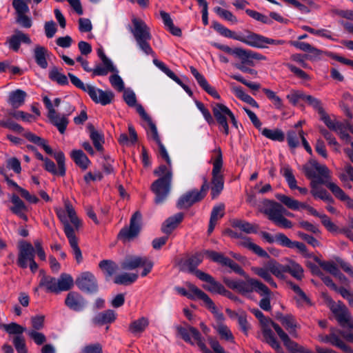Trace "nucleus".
<instances>
[{"mask_svg":"<svg viewBox=\"0 0 353 353\" xmlns=\"http://www.w3.org/2000/svg\"><path fill=\"white\" fill-rule=\"evenodd\" d=\"M87 88L88 95L96 103L106 105L110 104L114 99V94L110 90L104 91L93 85Z\"/></svg>","mask_w":353,"mask_h":353,"instance_id":"obj_24","label":"nucleus"},{"mask_svg":"<svg viewBox=\"0 0 353 353\" xmlns=\"http://www.w3.org/2000/svg\"><path fill=\"white\" fill-rule=\"evenodd\" d=\"M154 174L159 176L151 185V190L155 194L154 203L157 205L163 203L168 198L172 186V169L160 165L154 170Z\"/></svg>","mask_w":353,"mask_h":353,"instance_id":"obj_1","label":"nucleus"},{"mask_svg":"<svg viewBox=\"0 0 353 353\" xmlns=\"http://www.w3.org/2000/svg\"><path fill=\"white\" fill-rule=\"evenodd\" d=\"M141 214L137 211L130 218V225L123 228L119 234L118 238L123 241H130L136 238L141 231Z\"/></svg>","mask_w":353,"mask_h":353,"instance_id":"obj_14","label":"nucleus"},{"mask_svg":"<svg viewBox=\"0 0 353 353\" xmlns=\"http://www.w3.org/2000/svg\"><path fill=\"white\" fill-rule=\"evenodd\" d=\"M117 318L115 312L112 310H107L97 314L92 319L95 325H103L113 323Z\"/></svg>","mask_w":353,"mask_h":353,"instance_id":"obj_32","label":"nucleus"},{"mask_svg":"<svg viewBox=\"0 0 353 353\" xmlns=\"http://www.w3.org/2000/svg\"><path fill=\"white\" fill-rule=\"evenodd\" d=\"M205 253L214 262L220 263L223 266L229 267L235 273L245 276V273L242 268L230 258L225 256L223 254L208 250H206Z\"/></svg>","mask_w":353,"mask_h":353,"instance_id":"obj_19","label":"nucleus"},{"mask_svg":"<svg viewBox=\"0 0 353 353\" xmlns=\"http://www.w3.org/2000/svg\"><path fill=\"white\" fill-rule=\"evenodd\" d=\"M49 78L52 81H56L57 83L61 85L68 84L67 77L64 74L60 72L58 68L56 67H54L50 70Z\"/></svg>","mask_w":353,"mask_h":353,"instance_id":"obj_52","label":"nucleus"},{"mask_svg":"<svg viewBox=\"0 0 353 353\" xmlns=\"http://www.w3.org/2000/svg\"><path fill=\"white\" fill-rule=\"evenodd\" d=\"M246 14L252 17V19L261 21L265 24H271L272 23V20L268 16L264 15L259 12H256L253 10L247 9L245 10Z\"/></svg>","mask_w":353,"mask_h":353,"instance_id":"obj_63","label":"nucleus"},{"mask_svg":"<svg viewBox=\"0 0 353 353\" xmlns=\"http://www.w3.org/2000/svg\"><path fill=\"white\" fill-rule=\"evenodd\" d=\"M160 15L165 26L168 28V30L170 32L171 34L177 37L181 36V30L174 25L172 19H171L170 15L168 12L165 11H161Z\"/></svg>","mask_w":353,"mask_h":353,"instance_id":"obj_44","label":"nucleus"},{"mask_svg":"<svg viewBox=\"0 0 353 353\" xmlns=\"http://www.w3.org/2000/svg\"><path fill=\"white\" fill-rule=\"evenodd\" d=\"M187 286L188 287L189 291H187L185 288L181 287H176L175 290L176 292L183 295L184 296L188 297L190 299H199L202 300L205 306L215 315L219 316V318H223V314L219 313L217 310L216 305H214L212 300L209 297V296L200 290L199 288L195 286L192 283H188Z\"/></svg>","mask_w":353,"mask_h":353,"instance_id":"obj_10","label":"nucleus"},{"mask_svg":"<svg viewBox=\"0 0 353 353\" xmlns=\"http://www.w3.org/2000/svg\"><path fill=\"white\" fill-rule=\"evenodd\" d=\"M305 101L316 110L321 116L325 112L322 107L321 101L319 99L311 95H306Z\"/></svg>","mask_w":353,"mask_h":353,"instance_id":"obj_64","label":"nucleus"},{"mask_svg":"<svg viewBox=\"0 0 353 353\" xmlns=\"http://www.w3.org/2000/svg\"><path fill=\"white\" fill-rule=\"evenodd\" d=\"M232 91L236 97L243 101L248 103L253 108H259L257 102L249 94H246L240 86H234Z\"/></svg>","mask_w":353,"mask_h":353,"instance_id":"obj_45","label":"nucleus"},{"mask_svg":"<svg viewBox=\"0 0 353 353\" xmlns=\"http://www.w3.org/2000/svg\"><path fill=\"white\" fill-rule=\"evenodd\" d=\"M64 303L70 310L79 312L84 310L88 302L80 293L71 291L67 294Z\"/></svg>","mask_w":353,"mask_h":353,"instance_id":"obj_23","label":"nucleus"},{"mask_svg":"<svg viewBox=\"0 0 353 353\" xmlns=\"http://www.w3.org/2000/svg\"><path fill=\"white\" fill-rule=\"evenodd\" d=\"M65 210L61 208L57 209L56 214L61 222L63 224V230L65 235H67V232H71V233L74 232L73 228L68 222V217L77 229H78L80 225V221L77 216L76 212L70 202L67 201L65 203Z\"/></svg>","mask_w":353,"mask_h":353,"instance_id":"obj_13","label":"nucleus"},{"mask_svg":"<svg viewBox=\"0 0 353 353\" xmlns=\"http://www.w3.org/2000/svg\"><path fill=\"white\" fill-rule=\"evenodd\" d=\"M87 128L95 149L99 152H102L103 150V144L104 143L103 134L97 130L92 124H89Z\"/></svg>","mask_w":353,"mask_h":353,"instance_id":"obj_38","label":"nucleus"},{"mask_svg":"<svg viewBox=\"0 0 353 353\" xmlns=\"http://www.w3.org/2000/svg\"><path fill=\"white\" fill-rule=\"evenodd\" d=\"M70 157L75 164L83 170H85L91 163L90 161L81 150H73L70 152Z\"/></svg>","mask_w":353,"mask_h":353,"instance_id":"obj_37","label":"nucleus"},{"mask_svg":"<svg viewBox=\"0 0 353 353\" xmlns=\"http://www.w3.org/2000/svg\"><path fill=\"white\" fill-rule=\"evenodd\" d=\"M203 184L200 190H193L182 195L178 200L176 206L179 209H186L194 203L200 201L206 195L209 190V184L205 176H203Z\"/></svg>","mask_w":353,"mask_h":353,"instance_id":"obj_11","label":"nucleus"},{"mask_svg":"<svg viewBox=\"0 0 353 353\" xmlns=\"http://www.w3.org/2000/svg\"><path fill=\"white\" fill-rule=\"evenodd\" d=\"M212 27L216 32H218L222 36L236 40V37H238L239 34L232 32L226 27L223 26L220 23L217 21H213Z\"/></svg>","mask_w":353,"mask_h":353,"instance_id":"obj_54","label":"nucleus"},{"mask_svg":"<svg viewBox=\"0 0 353 353\" xmlns=\"http://www.w3.org/2000/svg\"><path fill=\"white\" fill-rule=\"evenodd\" d=\"M149 325V321L146 317H141L133 321L129 325V331L133 334L142 333Z\"/></svg>","mask_w":353,"mask_h":353,"instance_id":"obj_43","label":"nucleus"},{"mask_svg":"<svg viewBox=\"0 0 353 353\" xmlns=\"http://www.w3.org/2000/svg\"><path fill=\"white\" fill-rule=\"evenodd\" d=\"M132 22L134 27L131 28V32L139 49L146 55L155 57L156 54L149 43V41L152 38L149 27L143 20L137 18H133Z\"/></svg>","mask_w":353,"mask_h":353,"instance_id":"obj_5","label":"nucleus"},{"mask_svg":"<svg viewBox=\"0 0 353 353\" xmlns=\"http://www.w3.org/2000/svg\"><path fill=\"white\" fill-rule=\"evenodd\" d=\"M327 188L336 198L341 201H345L347 208L353 209V199L347 195L345 192L336 183H328Z\"/></svg>","mask_w":353,"mask_h":353,"instance_id":"obj_34","label":"nucleus"},{"mask_svg":"<svg viewBox=\"0 0 353 353\" xmlns=\"http://www.w3.org/2000/svg\"><path fill=\"white\" fill-rule=\"evenodd\" d=\"M239 292L242 294L256 292L259 294H265L269 293V288L261 282L248 278L246 281L241 280L239 285Z\"/></svg>","mask_w":353,"mask_h":353,"instance_id":"obj_21","label":"nucleus"},{"mask_svg":"<svg viewBox=\"0 0 353 353\" xmlns=\"http://www.w3.org/2000/svg\"><path fill=\"white\" fill-rule=\"evenodd\" d=\"M77 288L82 292L94 293L98 290L97 281L94 275L90 272L81 273L75 281Z\"/></svg>","mask_w":353,"mask_h":353,"instance_id":"obj_18","label":"nucleus"},{"mask_svg":"<svg viewBox=\"0 0 353 353\" xmlns=\"http://www.w3.org/2000/svg\"><path fill=\"white\" fill-rule=\"evenodd\" d=\"M47 52V49L41 46H37L34 50L35 61L39 66L43 69L48 67V61L46 60Z\"/></svg>","mask_w":353,"mask_h":353,"instance_id":"obj_42","label":"nucleus"},{"mask_svg":"<svg viewBox=\"0 0 353 353\" xmlns=\"http://www.w3.org/2000/svg\"><path fill=\"white\" fill-rule=\"evenodd\" d=\"M259 210L276 225L287 228V219L285 218L286 210L281 204L269 199H264L259 205Z\"/></svg>","mask_w":353,"mask_h":353,"instance_id":"obj_7","label":"nucleus"},{"mask_svg":"<svg viewBox=\"0 0 353 353\" xmlns=\"http://www.w3.org/2000/svg\"><path fill=\"white\" fill-rule=\"evenodd\" d=\"M148 257L138 255H128L121 263V267L123 270H132L143 266Z\"/></svg>","mask_w":353,"mask_h":353,"instance_id":"obj_31","label":"nucleus"},{"mask_svg":"<svg viewBox=\"0 0 353 353\" xmlns=\"http://www.w3.org/2000/svg\"><path fill=\"white\" fill-rule=\"evenodd\" d=\"M325 57H328L334 60H336L343 64L350 65L353 68V60L346 59L343 57L339 56L332 52L324 51L318 49L314 46H311V49L305 55V59L311 61H319L323 59Z\"/></svg>","mask_w":353,"mask_h":353,"instance_id":"obj_17","label":"nucleus"},{"mask_svg":"<svg viewBox=\"0 0 353 353\" xmlns=\"http://www.w3.org/2000/svg\"><path fill=\"white\" fill-rule=\"evenodd\" d=\"M41 279L39 287L44 288L48 292L59 294L61 292L70 290L74 285V280L69 274L62 273L57 279L50 275H46L45 272L40 270Z\"/></svg>","mask_w":353,"mask_h":353,"instance_id":"obj_4","label":"nucleus"},{"mask_svg":"<svg viewBox=\"0 0 353 353\" xmlns=\"http://www.w3.org/2000/svg\"><path fill=\"white\" fill-rule=\"evenodd\" d=\"M262 134L273 141H283L285 139L284 134L279 130H270L264 128L262 130Z\"/></svg>","mask_w":353,"mask_h":353,"instance_id":"obj_58","label":"nucleus"},{"mask_svg":"<svg viewBox=\"0 0 353 353\" xmlns=\"http://www.w3.org/2000/svg\"><path fill=\"white\" fill-rule=\"evenodd\" d=\"M236 59H239L243 63H247L248 65L254 66V60H265V57L252 50L239 48Z\"/></svg>","mask_w":353,"mask_h":353,"instance_id":"obj_29","label":"nucleus"},{"mask_svg":"<svg viewBox=\"0 0 353 353\" xmlns=\"http://www.w3.org/2000/svg\"><path fill=\"white\" fill-rule=\"evenodd\" d=\"M18 265L26 268L28 263L34 259L35 250L30 243L21 241L19 246Z\"/></svg>","mask_w":353,"mask_h":353,"instance_id":"obj_22","label":"nucleus"},{"mask_svg":"<svg viewBox=\"0 0 353 353\" xmlns=\"http://www.w3.org/2000/svg\"><path fill=\"white\" fill-rule=\"evenodd\" d=\"M224 210L225 206L223 204H219L218 205H215L211 212L209 226L208 229V232L209 234L212 233L215 228L216 222L219 219H221L224 216Z\"/></svg>","mask_w":353,"mask_h":353,"instance_id":"obj_39","label":"nucleus"},{"mask_svg":"<svg viewBox=\"0 0 353 353\" xmlns=\"http://www.w3.org/2000/svg\"><path fill=\"white\" fill-rule=\"evenodd\" d=\"M12 343L17 353H28L26 341L22 335H17L12 339Z\"/></svg>","mask_w":353,"mask_h":353,"instance_id":"obj_60","label":"nucleus"},{"mask_svg":"<svg viewBox=\"0 0 353 353\" xmlns=\"http://www.w3.org/2000/svg\"><path fill=\"white\" fill-rule=\"evenodd\" d=\"M252 312L260 321L263 336L265 342L278 353H280L281 348L274 336L272 328H274L285 345H287V334L278 324L273 322L270 318L265 317L259 309H253Z\"/></svg>","mask_w":353,"mask_h":353,"instance_id":"obj_3","label":"nucleus"},{"mask_svg":"<svg viewBox=\"0 0 353 353\" xmlns=\"http://www.w3.org/2000/svg\"><path fill=\"white\" fill-rule=\"evenodd\" d=\"M252 270L256 274L263 279L271 286L274 288L276 287V285L271 276V272L269 270L268 265H267V268H253Z\"/></svg>","mask_w":353,"mask_h":353,"instance_id":"obj_50","label":"nucleus"},{"mask_svg":"<svg viewBox=\"0 0 353 353\" xmlns=\"http://www.w3.org/2000/svg\"><path fill=\"white\" fill-rule=\"evenodd\" d=\"M195 275L200 280L208 283V285L203 286L206 290L212 293H217L220 294L221 290H223V285L219 282L215 281V279L211 275L201 270H196L195 272Z\"/></svg>","mask_w":353,"mask_h":353,"instance_id":"obj_26","label":"nucleus"},{"mask_svg":"<svg viewBox=\"0 0 353 353\" xmlns=\"http://www.w3.org/2000/svg\"><path fill=\"white\" fill-rule=\"evenodd\" d=\"M99 268L107 276H111L117 270V264L111 260H103L99 264Z\"/></svg>","mask_w":353,"mask_h":353,"instance_id":"obj_55","label":"nucleus"},{"mask_svg":"<svg viewBox=\"0 0 353 353\" xmlns=\"http://www.w3.org/2000/svg\"><path fill=\"white\" fill-rule=\"evenodd\" d=\"M328 183H334L329 181V179H323L322 177H319L316 180H312L310 185L312 188L311 194L315 197L319 198L324 201L333 203V198L327 193V192L323 188L318 187L319 184H323L327 187Z\"/></svg>","mask_w":353,"mask_h":353,"instance_id":"obj_25","label":"nucleus"},{"mask_svg":"<svg viewBox=\"0 0 353 353\" xmlns=\"http://www.w3.org/2000/svg\"><path fill=\"white\" fill-rule=\"evenodd\" d=\"M328 307L343 328L339 333L347 341L353 343V317L347 307L343 302L336 303L332 299H328Z\"/></svg>","mask_w":353,"mask_h":353,"instance_id":"obj_2","label":"nucleus"},{"mask_svg":"<svg viewBox=\"0 0 353 353\" xmlns=\"http://www.w3.org/2000/svg\"><path fill=\"white\" fill-rule=\"evenodd\" d=\"M288 286L294 291L295 296L294 297L298 307L305 305L311 306L312 303L306 294L300 288V287L292 282L288 281Z\"/></svg>","mask_w":353,"mask_h":353,"instance_id":"obj_33","label":"nucleus"},{"mask_svg":"<svg viewBox=\"0 0 353 353\" xmlns=\"http://www.w3.org/2000/svg\"><path fill=\"white\" fill-rule=\"evenodd\" d=\"M236 41H241L249 46L257 48H267L268 45L275 44L276 41L263 35L248 31L247 34H239Z\"/></svg>","mask_w":353,"mask_h":353,"instance_id":"obj_16","label":"nucleus"},{"mask_svg":"<svg viewBox=\"0 0 353 353\" xmlns=\"http://www.w3.org/2000/svg\"><path fill=\"white\" fill-rule=\"evenodd\" d=\"M321 119L330 130L334 132L342 127V122L338 121L336 119H332L326 112H324L321 116Z\"/></svg>","mask_w":353,"mask_h":353,"instance_id":"obj_62","label":"nucleus"},{"mask_svg":"<svg viewBox=\"0 0 353 353\" xmlns=\"http://www.w3.org/2000/svg\"><path fill=\"white\" fill-rule=\"evenodd\" d=\"M305 175L312 180H316L319 177L323 179H330V170L324 165H321L316 161L310 162L303 168Z\"/></svg>","mask_w":353,"mask_h":353,"instance_id":"obj_20","label":"nucleus"},{"mask_svg":"<svg viewBox=\"0 0 353 353\" xmlns=\"http://www.w3.org/2000/svg\"><path fill=\"white\" fill-rule=\"evenodd\" d=\"M214 12L221 18L228 21L232 23L238 22L237 18L229 10L221 8V7H215Z\"/></svg>","mask_w":353,"mask_h":353,"instance_id":"obj_61","label":"nucleus"},{"mask_svg":"<svg viewBox=\"0 0 353 353\" xmlns=\"http://www.w3.org/2000/svg\"><path fill=\"white\" fill-rule=\"evenodd\" d=\"M307 210L312 215L321 219V223L330 232H334L338 230V226L335 225L325 214L318 212L313 207L305 203L303 208Z\"/></svg>","mask_w":353,"mask_h":353,"instance_id":"obj_30","label":"nucleus"},{"mask_svg":"<svg viewBox=\"0 0 353 353\" xmlns=\"http://www.w3.org/2000/svg\"><path fill=\"white\" fill-rule=\"evenodd\" d=\"M332 332L328 335H319V340L323 343H330L334 346L340 348L345 353H353V350L350 346L345 344L333 331L334 328H331Z\"/></svg>","mask_w":353,"mask_h":353,"instance_id":"obj_27","label":"nucleus"},{"mask_svg":"<svg viewBox=\"0 0 353 353\" xmlns=\"http://www.w3.org/2000/svg\"><path fill=\"white\" fill-rule=\"evenodd\" d=\"M65 236L68 239L70 245L72 250V253L77 262L80 263L83 260V256L81 251L78 245V240L75 236V233H71V232H68Z\"/></svg>","mask_w":353,"mask_h":353,"instance_id":"obj_41","label":"nucleus"},{"mask_svg":"<svg viewBox=\"0 0 353 353\" xmlns=\"http://www.w3.org/2000/svg\"><path fill=\"white\" fill-rule=\"evenodd\" d=\"M138 275L134 273H123L115 276L114 282L119 285H128L137 281Z\"/></svg>","mask_w":353,"mask_h":353,"instance_id":"obj_47","label":"nucleus"},{"mask_svg":"<svg viewBox=\"0 0 353 353\" xmlns=\"http://www.w3.org/2000/svg\"><path fill=\"white\" fill-rule=\"evenodd\" d=\"M241 244L248 248L249 250H252L253 252H254L256 254L261 257H268L269 255L266 251H265L263 249H262L260 246L257 245L256 244L252 243L250 241V239L247 238L245 239L244 241L241 243Z\"/></svg>","mask_w":353,"mask_h":353,"instance_id":"obj_51","label":"nucleus"},{"mask_svg":"<svg viewBox=\"0 0 353 353\" xmlns=\"http://www.w3.org/2000/svg\"><path fill=\"white\" fill-rule=\"evenodd\" d=\"M43 102L48 109V117L50 121L53 125L57 127L61 134H63L69 123L67 115L57 113L53 108L50 99L47 96L43 97Z\"/></svg>","mask_w":353,"mask_h":353,"instance_id":"obj_15","label":"nucleus"},{"mask_svg":"<svg viewBox=\"0 0 353 353\" xmlns=\"http://www.w3.org/2000/svg\"><path fill=\"white\" fill-rule=\"evenodd\" d=\"M212 110L219 130L225 135L227 136L230 133L228 119L235 128H238V122L234 114L226 105L216 103L212 105Z\"/></svg>","mask_w":353,"mask_h":353,"instance_id":"obj_8","label":"nucleus"},{"mask_svg":"<svg viewBox=\"0 0 353 353\" xmlns=\"http://www.w3.org/2000/svg\"><path fill=\"white\" fill-rule=\"evenodd\" d=\"M205 251V250H203L201 252H196L184 261L183 265L187 267L189 272H195L197 270H196L197 266L203 260V255L206 254Z\"/></svg>","mask_w":353,"mask_h":353,"instance_id":"obj_40","label":"nucleus"},{"mask_svg":"<svg viewBox=\"0 0 353 353\" xmlns=\"http://www.w3.org/2000/svg\"><path fill=\"white\" fill-rule=\"evenodd\" d=\"M232 316H235L237 319L241 330L247 335L250 326L247 320L246 313L241 311L239 313H234Z\"/></svg>","mask_w":353,"mask_h":353,"instance_id":"obj_56","label":"nucleus"},{"mask_svg":"<svg viewBox=\"0 0 353 353\" xmlns=\"http://www.w3.org/2000/svg\"><path fill=\"white\" fill-rule=\"evenodd\" d=\"M270 272L280 279H285L287 273V267H285L274 261L268 263Z\"/></svg>","mask_w":353,"mask_h":353,"instance_id":"obj_46","label":"nucleus"},{"mask_svg":"<svg viewBox=\"0 0 353 353\" xmlns=\"http://www.w3.org/2000/svg\"><path fill=\"white\" fill-rule=\"evenodd\" d=\"M303 121H299L295 125L294 127L298 130V134H296L294 133L288 132V145L292 148H296L299 145V141L301 137H299V130H302L300 129L302 126Z\"/></svg>","mask_w":353,"mask_h":353,"instance_id":"obj_59","label":"nucleus"},{"mask_svg":"<svg viewBox=\"0 0 353 353\" xmlns=\"http://www.w3.org/2000/svg\"><path fill=\"white\" fill-rule=\"evenodd\" d=\"M288 274H290L294 278L300 281L303 276V269L301 265L292 260L288 259Z\"/></svg>","mask_w":353,"mask_h":353,"instance_id":"obj_49","label":"nucleus"},{"mask_svg":"<svg viewBox=\"0 0 353 353\" xmlns=\"http://www.w3.org/2000/svg\"><path fill=\"white\" fill-rule=\"evenodd\" d=\"M183 219V214L181 212L177 213L167 219L163 223L161 230L166 234H170L182 221Z\"/></svg>","mask_w":353,"mask_h":353,"instance_id":"obj_36","label":"nucleus"},{"mask_svg":"<svg viewBox=\"0 0 353 353\" xmlns=\"http://www.w3.org/2000/svg\"><path fill=\"white\" fill-rule=\"evenodd\" d=\"M27 44L31 43V39L29 36L23 32L16 30L14 34L10 37L8 38L6 43L8 44L10 49L14 52H17L20 48L21 43Z\"/></svg>","mask_w":353,"mask_h":353,"instance_id":"obj_28","label":"nucleus"},{"mask_svg":"<svg viewBox=\"0 0 353 353\" xmlns=\"http://www.w3.org/2000/svg\"><path fill=\"white\" fill-rule=\"evenodd\" d=\"M176 330L180 336L186 342L191 345H194L195 342L203 353H212L205 345L204 339L197 329L186 325V326H177Z\"/></svg>","mask_w":353,"mask_h":353,"instance_id":"obj_12","label":"nucleus"},{"mask_svg":"<svg viewBox=\"0 0 353 353\" xmlns=\"http://www.w3.org/2000/svg\"><path fill=\"white\" fill-rule=\"evenodd\" d=\"M232 225L233 227L237 228L247 234L256 232V228L253 225L245 221L235 219L232 221Z\"/></svg>","mask_w":353,"mask_h":353,"instance_id":"obj_53","label":"nucleus"},{"mask_svg":"<svg viewBox=\"0 0 353 353\" xmlns=\"http://www.w3.org/2000/svg\"><path fill=\"white\" fill-rule=\"evenodd\" d=\"M214 156L212 157L213 168L212 171L211 195L212 199L216 198L223 189L224 179L221 173L223 157L221 148L218 147L213 151Z\"/></svg>","mask_w":353,"mask_h":353,"instance_id":"obj_6","label":"nucleus"},{"mask_svg":"<svg viewBox=\"0 0 353 353\" xmlns=\"http://www.w3.org/2000/svg\"><path fill=\"white\" fill-rule=\"evenodd\" d=\"M23 135L29 141L39 146H41L47 154L53 155L54 158L55 159L57 163V166L59 168V176H63L65 174V158L63 152L59 151L57 152H53L52 149L48 145V141L46 139L33 134L31 132H24Z\"/></svg>","mask_w":353,"mask_h":353,"instance_id":"obj_9","label":"nucleus"},{"mask_svg":"<svg viewBox=\"0 0 353 353\" xmlns=\"http://www.w3.org/2000/svg\"><path fill=\"white\" fill-rule=\"evenodd\" d=\"M10 201L13 206L10 208V210L14 214H19L21 211L26 210V206L23 201L17 194H12Z\"/></svg>","mask_w":353,"mask_h":353,"instance_id":"obj_57","label":"nucleus"},{"mask_svg":"<svg viewBox=\"0 0 353 353\" xmlns=\"http://www.w3.org/2000/svg\"><path fill=\"white\" fill-rule=\"evenodd\" d=\"M116 70L112 62L109 63H103L97 65L94 69L92 68V75L94 76H105L110 72H114Z\"/></svg>","mask_w":353,"mask_h":353,"instance_id":"obj_48","label":"nucleus"},{"mask_svg":"<svg viewBox=\"0 0 353 353\" xmlns=\"http://www.w3.org/2000/svg\"><path fill=\"white\" fill-rule=\"evenodd\" d=\"M27 94L25 91L17 89L9 93L8 103L14 109L23 105Z\"/></svg>","mask_w":353,"mask_h":353,"instance_id":"obj_35","label":"nucleus"}]
</instances>
